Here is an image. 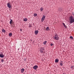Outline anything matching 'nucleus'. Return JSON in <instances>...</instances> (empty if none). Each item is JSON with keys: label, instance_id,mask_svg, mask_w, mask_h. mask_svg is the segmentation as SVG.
Returning <instances> with one entry per match:
<instances>
[{"label": "nucleus", "instance_id": "obj_1", "mask_svg": "<svg viewBox=\"0 0 74 74\" xmlns=\"http://www.w3.org/2000/svg\"><path fill=\"white\" fill-rule=\"evenodd\" d=\"M69 21L70 22V24L73 23H74V18L73 16H71L70 17Z\"/></svg>", "mask_w": 74, "mask_h": 74}, {"label": "nucleus", "instance_id": "obj_2", "mask_svg": "<svg viewBox=\"0 0 74 74\" xmlns=\"http://www.w3.org/2000/svg\"><path fill=\"white\" fill-rule=\"evenodd\" d=\"M53 38V39L55 40H59V37H58V36L57 35H56Z\"/></svg>", "mask_w": 74, "mask_h": 74}, {"label": "nucleus", "instance_id": "obj_3", "mask_svg": "<svg viewBox=\"0 0 74 74\" xmlns=\"http://www.w3.org/2000/svg\"><path fill=\"white\" fill-rule=\"evenodd\" d=\"M7 6L9 8H11V3H10V2H8L7 4Z\"/></svg>", "mask_w": 74, "mask_h": 74}, {"label": "nucleus", "instance_id": "obj_4", "mask_svg": "<svg viewBox=\"0 0 74 74\" xmlns=\"http://www.w3.org/2000/svg\"><path fill=\"white\" fill-rule=\"evenodd\" d=\"M45 16L43 15L42 18L41 19V21H42V22H43V21H44V20H45Z\"/></svg>", "mask_w": 74, "mask_h": 74}, {"label": "nucleus", "instance_id": "obj_5", "mask_svg": "<svg viewBox=\"0 0 74 74\" xmlns=\"http://www.w3.org/2000/svg\"><path fill=\"white\" fill-rule=\"evenodd\" d=\"M38 68V66L37 65H35L33 67V69L35 70H37Z\"/></svg>", "mask_w": 74, "mask_h": 74}, {"label": "nucleus", "instance_id": "obj_6", "mask_svg": "<svg viewBox=\"0 0 74 74\" xmlns=\"http://www.w3.org/2000/svg\"><path fill=\"white\" fill-rule=\"evenodd\" d=\"M4 56L3 55V54L2 53L1 54H0V58H4Z\"/></svg>", "mask_w": 74, "mask_h": 74}, {"label": "nucleus", "instance_id": "obj_7", "mask_svg": "<svg viewBox=\"0 0 74 74\" xmlns=\"http://www.w3.org/2000/svg\"><path fill=\"white\" fill-rule=\"evenodd\" d=\"M38 31L36 30V31H35V34L36 35L37 34H38Z\"/></svg>", "mask_w": 74, "mask_h": 74}, {"label": "nucleus", "instance_id": "obj_8", "mask_svg": "<svg viewBox=\"0 0 74 74\" xmlns=\"http://www.w3.org/2000/svg\"><path fill=\"white\" fill-rule=\"evenodd\" d=\"M24 71H25V69L23 68L22 69H21V73H23V72Z\"/></svg>", "mask_w": 74, "mask_h": 74}, {"label": "nucleus", "instance_id": "obj_9", "mask_svg": "<svg viewBox=\"0 0 74 74\" xmlns=\"http://www.w3.org/2000/svg\"><path fill=\"white\" fill-rule=\"evenodd\" d=\"M46 29L47 31H49V27H47L46 28Z\"/></svg>", "mask_w": 74, "mask_h": 74}, {"label": "nucleus", "instance_id": "obj_10", "mask_svg": "<svg viewBox=\"0 0 74 74\" xmlns=\"http://www.w3.org/2000/svg\"><path fill=\"white\" fill-rule=\"evenodd\" d=\"M40 50L42 51H44V47H41L40 49Z\"/></svg>", "mask_w": 74, "mask_h": 74}, {"label": "nucleus", "instance_id": "obj_11", "mask_svg": "<svg viewBox=\"0 0 74 74\" xmlns=\"http://www.w3.org/2000/svg\"><path fill=\"white\" fill-rule=\"evenodd\" d=\"M11 25V26L12 27H15V25H14V24H12Z\"/></svg>", "mask_w": 74, "mask_h": 74}, {"label": "nucleus", "instance_id": "obj_12", "mask_svg": "<svg viewBox=\"0 0 74 74\" xmlns=\"http://www.w3.org/2000/svg\"><path fill=\"white\" fill-rule=\"evenodd\" d=\"M12 20L11 19H10V25H11V24L12 23Z\"/></svg>", "mask_w": 74, "mask_h": 74}, {"label": "nucleus", "instance_id": "obj_13", "mask_svg": "<svg viewBox=\"0 0 74 74\" xmlns=\"http://www.w3.org/2000/svg\"><path fill=\"white\" fill-rule=\"evenodd\" d=\"M12 35V33H10L9 34V36L10 37H11Z\"/></svg>", "mask_w": 74, "mask_h": 74}, {"label": "nucleus", "instance_id": "obj_14", "mask_svg": "<svg viewBox=\"0 0 74 74\" xmlns=\"http://www.w3.org/2000/svg\"><path fill=\"white\" fill-rule=\"evenodd\" d=\"M58 62H59V60H58L57 59L55 60V63H58Z\"/></svg>", "mask_w": 74, "mask_h": 74}, {"label": "nucleus", "instance_id": "obj_15", "mask_svg": "<svg viewBox=\"0 0 74 74\" xmlns=\"http://www.w3.org/2000/svg\"><path fill=\"white\" fill-rule=\"evenodd\" d=\"M71 68L72 69H74V66H71Z\"/></svg>", "mask_w": 74, "mask_h": 74}, {"label": "nucleus", "instance_id": "obj_16", "mask_svg": "<svg viewBox=\"0 0 74 74\" xmlns=\"http://www.w3.org/2000/svg\"><path fill=\"white\" fill-rule=\"evenodd\" d=\"M47 42V41H44L43 42V44H44V45H46Z\"/></svg>", "mask_w": 74, "mask_h": 74}, {"label": "nucleus", "instance_id": "obj_17", "mask_svg": "<svg viewBox=\"0 0 74 74\" xmlns=\"http://www.w3.org/2000/svg\"><path fill=\"white\" fill-rule=\"evenodd\" d=\"M24 21H25V22L27 21V19L26 18H25L24 19Z\"/></svg>", "mask_w": 74, "mask_h": 74}, {"label": "nucleus", "instance_id": "obj_18", "mask_svg": "<svg viewBox=\"0 0 74 74\" xmlns=\"http://www.w3.org/2000/svg\"><path fill=\"white\" fill-rule=\"evenodd\" d=\"M40 11H43V8H40Z\"/></svg>", "mask_w": 74, "mask_h": 74}, {"label": "nucleus", "instance_id": "obj_19", "mask_svg": "<svg viewBox=\"0 0 74 74\" xmlns=\"http://www.w3.org/2000/svg\"><path fill=\"white\" fill-rule=\"evenodd\" d=\"M2 31L3 33H5V30L4 29H2Z\"/></svg>", "mask_w": 74, "mask_h": 74}, {"label": "nucleus", "instance_id": "obj_20", "mask_svg": "<svg viewBox=\"0 0 74 74\" xmlns=\"http://www.w3.org/2000/svg\"><path fill=\"white\" fill-rule=\"evenodd\" d=\"M37 14L36 13H35L34 14V16L35 17H36V16H37Z\"/></svg>", "mask_w": 74, "mask_h": 74}, {"label": "nucleus", "instance_id": "obj_21", "mask_svg": "<svg viewBox=\"0 0 74 74\" xmlns=\"http://www.w3.org/2000/svg\"><path fill=\"white\" fill-rule=\"evenodd\" d=\"M70 38H71V40H73V37L72 36H71L70 37Z\"/></svg>", "mask_w": 74, "mask_h": 74}, {"label": "nucleus", "instance_id": "obj_22", "mask_svg": "<svg viewBox=\"0 0 74 74\" xmlns=\"http://www.w3.org/2000/svg\"><path fill=\"white\" fill-rule=\"evenodd\" d=\"M40 53H43V51H42V50H41L40 49Z\"/></svg>", "mask_w": 74, "mask_h": 74}, {"label": "nucleus", "instance_id": "obj_23", "mask_svg": "<svg viewBox=\"0 0 74 74\" xmlns=\"http://www.w3.org/2000/svg\"><path fill=\"white\" fill-rule=\"evenodd\" d=\"M60 66H62L63 65V64L61 62H60Z\"/></svg>", "mask_w": 74, "mask_h": 74}, {"label": "nucleus", "instance_id": "obj_24", "mask_svg": "<svg viewBox=\"0 0 74 74\" xmlns=\"http://www.w3.org/2000/svg\"><path fill=\"white\" fill-rule=\"evenodd\" d=\"M1 62H2V63H3V62H4V60H2V59H1Z\"/></svg>", "mask_w": 74, "mask_h": 74}, {"label": "nucleus", "instance_id": "obj_25", "mask_svg": "<svg viewBox=\"0 0 74 74\" xmlns=\"http://www.w3.org/2000/svg\"><path fill=\"white\" fill-rule=\"evenodd\" d=\"M51 46H53V43H51L50 44Z\"/></svg>", "mask_w": 74, "mask_h": 74}, {"label": "nucleus", "instance_id": "obj_26", "mask_svg": "<svg viewBox=\"0 0 74 74\" xmlns=\"http://www.w3.org/2000/svg\"><path fill=\"white\" fill-rule=\"evenodd\" d=\"M64 26L65 28H67V26H66V25H64Z\"/></svg>", "mask_w": 74, "mask_h": 74}, {"label": "nucleus", "instance_id": "obj_27", "mask_svg": "<svg viewBox=\"0 0 74 74\" xmlns=\"http://www.w3.org/2000/svg\"><path fill=\"white\" fill-rule=\"evenodd\" d=\"M29 27H32V25H29Z\"/></svg>", "mask_w": 74, "mask_h": 74}, {"label": "nucleus", "instance_id": "obj_28", "mask_svg": "<svg viewBox=\"0 0 74 74\" xmlns=\"http://www.w3.org/2000/svg\"><path fill=\"white\" fill-rule=\"evenodd\" d=\"M63 23V25L64 26L65 25V24H64V23Z\"/></svg>", "mask_w": 74, "mask_h": 74}, {"label": "nucleus", "instance_id": "obj_29", "mask_svg": "<svg viewBox=\"0 0 74 74\" xmlns=\"http://www.w3.org/2000/svg\"><path fill=\"white\" fill-rule=\"evenodd\" d=\"M20 31L21 32H22V29H20Z\"/></svg>", "mask_w": 74, "mask_h": 74}, {"label": "nucleus", "instance_id": "obj_30", "mask_svg": "<svg viewBox=\"0 0 74 74\" xmlns=\"http://www.w3.org/2000/svg\"><path fill=\"white\" fill-rule=\"evenodd\" d=\"M73 15H74V12H73Z\"/></svg>", "mask_w": 74, "mask_h": 74}, {"label": "nucleus", "instance_id": "obj_31", "mask_svg": "<svg viewBox=\"0 0 74 74\" xmlns=\"http://www.w3.org/2000/svg\"><path fill=\"white\" fill-rule=\"evenodd\" d=\"M60 62H61V63H63V61H61Z\"/></svg>", "mask_w": 74, "mask_h": 74}]
</instances>
